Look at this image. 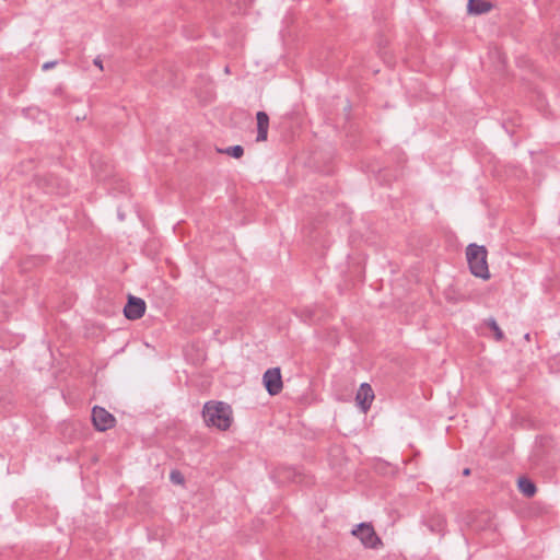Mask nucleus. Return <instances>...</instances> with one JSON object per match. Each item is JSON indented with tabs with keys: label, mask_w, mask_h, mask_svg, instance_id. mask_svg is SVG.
<instances>
[{
	"label": "nucleus",
	"mask_w": 560,
	"mask_h": 560,
	"mask_svg": "<svg viewBox=\"0 0 560 560\" xmlns=\"http://www.w3.org/2000/svg\"><path fill=\"white\" fill-rule=\"evenodd\" d=\"M203 420L207 425H212L219 430H228L232 422L231 407L223 401H208L202 410Z\"/></svg>",
	"instance_id": "obj_1"
},
{
	"label": "nucleus",
	"mask_w": 560,
	"mask_h": 560,
	"mask_svg": "<svg viewBox=\"0 0 560 560\" xmlns=\"http://www.w3.org/2000/svg\"><path fill=\"white\" fill-rule=\"evenodd\" d=\"M466 257L474 276L485 280L490 278L485 246L469 244L466 249Z\"/></svg>",
	"instance_id": "obj_2"
},
{
	"label": "nucleus",
	"mask_w": 560,
	"mask_h": 560,
	"mask_svg": "<svg viewBox=\"0 0 560 560\" xmlns=\"http://www.w3.org/2000/svg\"><path fill=\"white\" fill-rule=\"evenodd\" d=\"M351 533L353 536L358 537L366 548H377L382 544L371 524L361 523L357 525Z\"/></svg>",
	"instance_id": "obj_3"
},
{
	"label": "nucleus",
	"mask_w": 560,
	"mask_h": 560,
	"mask_svg": "<svg viewBox=\"0 0 560 560\" xmlns=\"http://www.w3.org/2000/svg\"><path fill=\"white\" fill-rule=\"evenodd\" d=\"M92 422L97 431H106L115 425V417L105 408L95 406L92 409Z\"/></svg>",
	"instance_id": "obj_4"
},
{
	"label": "nucleus",
	"mask_w": 560,
	"mask_h": 560,
	"mask_svg": "<svg viewBox=\"0 0 560 560\" xmlns=\"http://www.w3.org/2000/svg\"><path fill=\"white\" fill-rule=\"evenodd\" d=\"M262 382L269 395H278L283 387L281 371L279 368L268 369L262 376Z\"/></svg>",
	"instance_id": "obj_5"
},
{
	"label": "nucleus",
	"mask_w": 560,
	"mask_h": 560,
	"mask_svg": "<svg viewBox=\"0 0 560 560\" xmlns=\"http://www.w3.org/2000/svg\"><path fill=\"white\" fill-rule=\"evenodd\" d=\"M145 312V302L133 295H129L128 301L124 307V315L130 320L139 319Z\"/></svg>",
	"instance_id": "obj_6"
},
{
	"label": "nucleus",
	"mask_w": 560,
	"mask_h": 560,
	"mask_svg": "<svg viewBox=\"0 0 560 560\" xmlns=\"http://www.w3.org/2000/svg\"><path fill=\"white\" fill-rule=\"evenodd\" d=\"M374 399V392L370 384L362 383L357 392L355 401L362 412H366Z\"/></svg>",
	"instance_id": "obj_7"
},
{
	"label": "nucleus",
	"mask_w": 560,
	"mask_h": 560,
	"mask_svg": "<svg viewBox=\"0 0 560 560\" xmlns=\"http://www.w3.org/2000/svg\"><path fill=\"white\" fill-rule=\"evenodd\" d=\"M257 119V141H266L268 137L269 116L265 112H258Z\"/></svg>",
	"instance_id": "obj_8"
},
{
	"label": "nucleus",
	"mask_w": 560,
	"mask_h": 560,
	"mask_svg": "<svg viewBox=\"0 0 560 560\" xmlns=\"http://www.w3.org/2000/svg\"><path fill=\"white\" fill-rule=\"evenodd\" d=\"M467 8L471 14H482L490 11L491 4L485 0H469Z\"/></svg>",
	"instance_id": "obj_9"
},
{
	"label": "nucleus",
	"mask_w": 560,
	"mask_h": 560,
	"mask_svg": "<svg viewBox=\"0 0 560 560\" xmlns=\"http://www.w3.org/2000/svg\"><path fill=\"white\" fill-rule=\"evenodd\" d=\"M518 490L527 498L533 497L536 493L535 483L528 478L521 477L517 480Z\"/></svg>",
	"instance_id": "obj_10"
},
{
	"label": "nucleus",
	"mask_w": 560,
	"mask_h": 560,
	"mask_svg": "<svg viewBox=\"0 0 560 560\" xmlns=\"http://www.w3.org/2000/svg\"><path fill=\"white\" fill-rule=\"evenodd\" d=\"M487 326L494 332V337L497 340H502L504 335L501 328L499 327L498 323L494 318H488L486 320Z\"/></svg>",
	"instance_id": "obj_11"
},
{
	"label": "nucleus",
	"mask_w": 560,
	"mask_h": 560,
	"mask_svg": "<svg viewBox=\"0 0 560 560\" xmlns=\"http://www.w3.org/2000/svg\"><path fill=\"white\" fill-rule=\"evenodd\" d=\"M222 152L228 154V155H231V156H233L235 159H240L244 154V149H243L242 145L237 144V145L229 147L225 150H223Z\"/></svg>",
	"instance_id": "obj_12"
},
{
	"label": "nucleus",
	"mask_w": 560,
	"mask_h": 560,
	"mask_svg": "<svg viewBox=\"0 0 560 560\" xmlns=\"http://www.w3.org/2000/svg\"><path fill=\"white\" fill-rule=\"evenodd\" d=\"M170 479L173 483L182 485L184 482V478L182 474L177 470H173L170 475Z\"/></svg>",
	"instance_id": "obj_13"
},
{
	"label": "nucleus",
	"mask_w": 560,
	"mask_h": 560,
	"mask_svg": "<svg viewBox=\"0 0 560 560\" xmlns=\"http://www.w3.org/2000/svg\"><path fill=\"white\" fill-rule=\"evenodd\" d=\"M55 63H56L55 61L46 62L43 65V69L48 70V69L52 68L55 66Z\"/></svg>",
	"instance_id": "obj_14"
},
{
	"label": "nucleus",
	"mask_w": 560,
	"mask_h": 560,
	"mask_svg": "<svg viewBox=\"0 0 560 560\" xmlns=\"http://www.w3.org/2000/svg\"><path fill=\"white\" fill-rule=\"evenodd\" d=\"M94 65L97 66L101 70H103V65H102V60L100 58H96L94 60Z\"/></svg>",
	"instance_id": "obj_15"
},
{
	"label": "nucleus",
	"mask_w": 560,
	"mask_h": 560,
	"mask_svg": "<svg viewBox=\"0 0 560 560\" xmlns=\"http://www.w3.org/2000/svg\"><path fill=\"white\" fill-rule=\"evenodd\" d=\"M469 472H470V471H469V469H468V468H466V469L464 470V474H465V475H469Z\"/></svg>",
	"instance_id": "obj_16"
},
{
	"label": "nucleus",
	"mask_w": 560,
	"mask_h": 560,
	"mask_svg": "<svg viewBox=\"0 0 560 560\" xmlns=\"http://www.w3.org/2000/svg\"><path fill=\"white\" fill-rule=\"evenodd\" d=\"M525 339L529 340V334L525 335Z\"/></svg>",
	"instance_id": "obj_17"
}]
</instances>
